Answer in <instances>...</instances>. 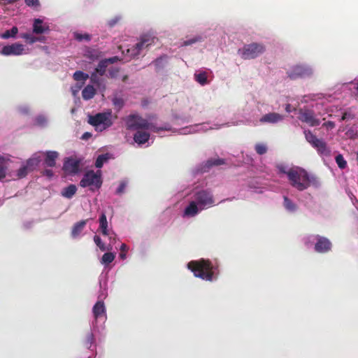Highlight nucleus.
Wrapping results in <instances>:
<instances>
[{
    "instance_id": "1",
    "label": "nucleus",
    "mask_w": 358,
    "mask_h": 358,
    "mask_svg": "<svg viewBox=\"0 0 358 358\" xmlns=\"http://www.w3.org/2000/svg\"><path fill=\"white\" fill-rule=\"evenodd\" d=\"M287 178L292 187L299 191L307 189L311 185H318L317 178L301 167L291 168L288 170Z\"/></svg>"
},
{
    "instance_id": "2",
    "label": "nucleus",
    "mask_w": 358,
    "mask_h": 358,
    "mask_svg": "<svg viewBox=\"0 0 358 358\" xmlns=\"http://www.w3.org/2000/svg\"><path fill=\"white\" fill-rule=\"evenodd\" d=\"M125 123L127 129L129 130L140 131V129H150L154 132L171 130V127L169 125L160 127H156L138 114H131L127 116L125 120Z\"/></svg>"
},
{
    "instance_id": "3",
    "label": "nucleus",
    "mask_w": 358,
    "mask_h": 358,
    "mask_svg": "<svg viewBox=\"0 0 358 358\" xmlns=\"http://www.w3.org/2000/svg\"><path fill=\"white\" fill-rule=\"evenodd\" d=\"M187 267L197 278L208 281L213 280V266L209 260L191 261L188 263Z\"/></svg>"
},
{
    "instance_id": "4",
    "label": "nucleus",
    "mask_w": 358,
    "mask_h": 358,
    "mask_svg": "<svg viewBox=\"0 0 358 358\" xmlns=\"http://www.w3.org/2000/svg\"><path fill=\"white\" fill-rule=\"evenodd\" d=\"M102 182L101 171H97L96 172L88 171L84 174L80 181V186L82 187H89L90 190L94 192L101 188Z\"/></svg>"
},
{
    "instance_id": "5",
    "label": "nucleus",
    "mask_w": 358,
    "mask_h": 358,
    "mask_svg": "<svg viewBox=\"0 0 358 358\" xmlns=\"http://www.w3.org/2000/svg\"><path fill=\"white\" fill-rule=\"evenodd\" d=\"M111 112L99 113L89 116L88 122L94 126L97 131H102L113 124Z\"/></svg>"
},
{
    "instance_id": "6",
    "label": "nucleus",
    "mask_w": 358,
    "mask_h": 358,
    "mask_svg": "<svg viewBox=\"0 0 358 358\" xmlns=\"http://www.w3.org/2000/svg\"><path fill=\"white\" fill-rule=\"evenodd\" d=\"M265 50L266 48L263 44L252 43L238 49V54L245 60L252 59L262 55Z\"/></svg>"
},
{
    "instance_id": "7",
    "label": "nucleus",
    "mask_w": 358,
    "mask_h": 358,
    "mask_svg": "<svg viewBox=\"0 0 358 358\" xmlns=\"http://www.w3.org/2000/svg\"><path fill=\"white\" fill-rule=\"evenodd\" d=\"M157 41H158L157 38L150 34H144L141 36L140 41L135 45L127 50V52L130 53L131 57L138 56L142 50L149 48L150 46L155 44Z\"/></svg>"
},
{
    "instance_id": "8",
    "label": "nucleus",
    "mask_w": 358,
    "mask_h": 358,
    "mask_svg": "<svg viewBox=\"0 0 358 358\" xmlns=\"http://www.w3.org/2000/svg\"><path fill=\"white\" fill-rule=\"evenodd\" d=\"M304 135L306 141L317 150L320 155L324 156L330 155L331 150L323 140L317 138L310 130H305Z\"/></svg>"
},
{
    "instance_id": "9",
    "label": "nucleus",
    "mask_w": 358,
    "mask_h": 358,
    "mask_svg": "<svg viewBox=\"0 0 358 358\" xmlns=\"http://www.w3.org/2000/svg\"><path fill=\"white\" fill-rule=\"evenodd\" d=\"M298 115L299 120L310 127L318 126L320 124V120L315 117L314 111L307 108H300Z\"/></svg>"
},
{
    "instance_id": "10",
    "label": "nucleus",
    "mask_w": 358,
    "mask_h": 358,
    "mask_svg": "<svg viewBox=\"0 0 358 358\" xmlns=\"http://www.w3.org/2000/svg\"><path fill=\"white\" fill-rule=\"evenodd\" d=\"M312 74L311 68L306 65H295L287 72L288 77L292 80L310 77Z\"/></svg>"
},
{
    "instance_id": "11",
    "label": "nucleus",
    "mask_w": 358,
    "mask_h": 358,
    "mask_svg": "<svg viewBox=\"0 0 358 358\" xmlns=\"http://www.w3.org/2000/svg\"><path fill=\"white\" fill-rule=\"evenodd\" d=\"M194 198L197 203L203 208L210 207L214 203L212 194L207 190H201L196 192Z\"/></svg>"
},
{
    "instance_id": "12",
    "label": "nucleus",
    "mask_w": 358,
    "mask_h": 358,
    "mask_svg": "<svg viewBox=\"0 0 358 358\" xmlns=\"http://www.w3.org/2000/svg\"><path fill=\"white\" fill-rule=\"evenodd\" d=\"M24 50V45L15 43L11 45H4L1 49V55L4 56L21 55Z\"/></svg>"
},
{
    "instance_id": "13",
    "label": "nucleus",
    "mask_w": 358,
    "mask_h": 358,
    "mask_svg": "<svg viewBox=\"0 0 358 358\" xmlns=\"http://www.w3.org/2000/svg\"><path fill=\"white\" fill-rule=\"evenodd\" d=\"M331 243L326 237L317 236V242L315 245V250L319 253H326L331 250Z\"/></svg>"
},
{
    "instance_id": "14",
    "label": "nucleus",
    "mask_w": 358,
    "mask_h": 358,
    "mask_svg": "<svg viewBox=\"0 0 358 358\" xmlns=\"http://www.w3.org/2000/svg\"><path fill=\"white\" fill-rule=\"evenodd\" d=\"M284 120V115L278 113H268L264 115L260 119L261 123L277 124Z\"/></svg>"
},
{
    "instance_id": "15",
    "label": "nucleus",
    "mask_w": 358,
    "mask_h": 358,
    "mask_svg": "<svg viewBox=\"0 0 358 358\" xmlns=\"http://www.w3.org/2000/svg\"><path fill=\"white\" fill-rule=\"evenodd\" d=\"M64 169L71 173H76L79 170V162L75 159H69L64 164Z\"/></svg>"
},
{
    "instance_id": "16",
    "label": "nucleus",
    "mask_w": 358,
    "mask_h": 358,
    "mask_svg": "<svg viewBox=\"0 0 358 358\" xmlns=\"http://www.w3.org/2000/svg\"><path fill=\"white\" fill-rule=\"evenodd\" d=\"M150 136L147 131H137L134 135V140L138 145H143L149 141Z\"/></svg>"
},
{
    "instance_id": "17",
    "label": "nucleus",
    "mask_w": 358,
    "mask_h": 358,
    "mask_svg": "<svg viewBox=\"0 0 358 358\" xmlns=\"http://www.w3.org/2000/svg\"><path fill=\"white\" fill-rule=\"evenodd\" d=\"M59 154L56 151H47L45 152V164L48 167H54L56 165V159Z\"/></svg>"
},
{
    "instance_id": "18",
    "label": "nucleus",
    "mask_w": 358,
    "mask_h": 358,
    "mask_svg": "<svg viewBox=\"0 0 358 358\" xmlns=\"http://www.w3.org/2000/svg\"><path fill=\"white\" fill-rule=\"evenodd\" d=\"M49 29L48 26L43 25V20L35 19L33 24V32L36 34H41Z\"/></svg>"
},
{
    "instance_id": "19",
    "label": "nucleus",
    "mask_w": 358,
    "mask_h": 358,
    "mask_svg": "<svg viewBox=\"0 0 358 358\" xmlns=\"http://www.w3.org/2000/svg\"><path fill=\"white\" fill-rule=\"evenodd\" d=\"M93 315L95 319H98L102 315H103L106 312V308L104 306V303L103 301H97L92 309Z\"/></svg>"
},
{
    "instance_id": "20",
    "label": "nucleus",
    "mask_w": 358,
    "mask_h": 358,
    "mask_svg": "<svg viewBox=\"0 0 358 358\" xmlns=\"http://www.w3.org/2000/svg\"><path fill=\"white\" fill-rule=\"evenodd\" d=\"M199 213V208L195 201H191L184 210V216L194 217Z\"/></svg>"
},
{
    "instance_id": "21",
    "label": "nucleus",
    "mask_w": 358,
    "mask_h": 358,
    "mask_svg": "<svg viewBox=\"0 0 358 358\" xmlns=\"http://www.w3.org/2000/svg\"><path fill=\"white\" fill-rule=\"evenodd\" d=\"M87 220H80L76 222L71 230V236L73 238L77 237L82 232L87 224Z\"/></svg>"
},
{
    "instance_id": "22",
    "label": "nucleus",
    "mask_w": 358,
    "mask_h": 358,
    "mask_svg": "<svg viewBox=\"0 0 358 358\" xmlns=\"http://www.w3.org/2000/svg\"><path fill=\"white\" fill-rule=\"evenodd\" d=\"M96 94L95 88L91 85H87L82 91V96L85 100H90L94 97Z\"/></svg>"
},
{
    "instance_id": "23",
    "label": "nucleus",
    "mask_w": 358,
    "mask_h": 358,
    "mask_svg": "<svg viewBox=\"0 0 358 358\" xmlns=\"http://www.w3.org/2000/svg\"><path fill=\"white\" fill-rule=\"evenodd\" d=\"M99 229L103 235H109L108 222L105 213H101L99 217Z\"/></svg>"
},
{
    "instance_id": "24",
    "label": "nucleus",
    "mask_w": 358,
    "mask_h": 358,
    "mask_svg": "<svg viewBox=\"0 0 358 358\" xmlns=\"http://www.w3.org/2000/svg\"><path fill=\"white\" fill-rule=\"evenodd\" d=\"M76 191L77 187L75 185H69L68 187L62 189L61 194L62 196L67 199H71L76 194Z\"/></svg>"
},
{
    "instance_id": "25",
    "label": "nucleus",
    "mask_w": 358,
    "mask_h": 358,
    "mask_svg": "<svg viewBox=\"0 0 358 358\" xmlns=\"http://www.w3.org/2000/svg\"><path fill=\"white\" fill-rule=\"evenodd\" d=\"M40 162L41 157L34 156L33 157H31L27 160L25 166L30 171H32L38 166Z\"/></svg>"
},
{
    "instance_id": "26",
    "label": "nucleus",
    "mask_w": 358,
    "mask_h": 358,
    "mask_svg": "<svg viewBox=\"0 0 358 358\" xmlns=\"http://www.w3.org/2000/svg\"><path fill=\"white\" fill-rule=\"evenodd\" d=\"M18 33V28L17 27H13L11 29L6 30L1 34H0V38L2 39H8L10 38H15L16 35Z\"/></svg>"
},
{
    "instance_id": "27",
    "label": "nucleus",
    "mask_w": 358,
    "mask_h": 358,
    "mask_svg": "<svg viewBox=\"0 0 358 358\" xmlns=\"http://www.w3.org/2000/svg\"><path fill=\"white\" fill-rule=\"evenodd\" d=\"M8 166L6 164V159L0 156V181H3L7 176Z\"/></svg>"
},
{
    "instance_id": "28",
    "label": "nucleus",
    "mask_w": 358,
    "mask_h": 358,
    "mask_svg": "<svg viewBox=\"0 0 358 358\" xmlns=\"http://www.w3.org/2000/svg\"><path fill=\"white\" fill-rule=\"evenodd\" d=\"M94 241L101 251H109L113 249L111 243H109L108 246H106L105 244L102 242L101 238L97 235L94 236Z\"/></svg>"
},
{
    "instance_id": "29",
    "label": "nucleus",
    "mask_w": 358,
    "mask_h": 358,
    "mask_svg": "<svg viewBox=\"0 0 358 358\" xmlns=\"http://www.w3.org/2000/svg\"><path fill=\"white\" fill-rule=\"evenodd\" d=\"M194 78L195 80L201 85H205L208 83L207 74L205 71L195 73Z\"/></svg>"
},
{
    "instance_id": "30",
    "label": "nucleus",
    "mask_w": 358,
    "mask_h": 358,
    "mask_svg": "<svg viewBox=\"0 0 358 358\" xmlns=\"http://www.w3.org/2000/svg\"><path fill=\"white\" fill-rule=\"evenodd\" d=\"M108 159H109V154L108 153L99 155L95 162V166L96 168L101 169L103 166V164L105 162H106Z\"/></svg>"
},
{
    "instance_id": "31",
    "label": "nucleus",
    "mask_w": 358,
    "mask_h": 358,
    "mask_svg": "<svg viewBox=\"0 0 358 358\" xmlns=\"http://www.w3.org/2000/svg\"><path fill=\"white\" fill-rule=\"evenodd\" d=\"M225 164V161L223 159L220 158H215V159H209L206 163V166L207 168H210L214 166H220Z\"/></svg>"
},
{
    "instance_id": "32",
    "label": "nucleus",
    "mask_w": 358,
    "mask_h": 358,
    "mask_svg": "<svg viewBox=\"0 0 358 358\" xmlns=\"http://www.w3.org/2000/svg\"><path fill=\"white\" fill-rule=\"evenodd\" d=\"M107 66L108 64L106 63V61H104V59H103L99 62L97 66L95 69V71L99 75L103 76L106 71Z\"/></svg>"
},
{
    "instance_id": "33",
    "label": "nucleus",
    "mask_w": 358,
    "mask_h": 358,
    "mask_svg": "<svg viewBox=\"0 0 358 358\" xmlns=\"http://www.w3.org/2000/svg\"><path fill=\"white\" fill-rule=\"evenodd\" d=\"M284 206L287 210L291 212H294L296 210V205L287 196H284Z\"/></svg>"
},
{
    "instance_id": "34",
    "label": "nucleus",
    "mask_w": 358,
    "mask_h": 358,
    "mask_svg": "<svg viewBox=\"0 0 358 358\" xmlns=\"http://www.w3.org/2000/svg\"><path fill=\"white\" fill-rule=\"evenodd\" d=\"M73 79L76 81H85L89 78V75L81 71H76L73 73Z\"/></svg>"
},
{
    "instance_id": "35",
    "label": "nucleus",
    "mask_w": 358,
    "mask_h": 358,
    "mask_svg": "<svg viewBox=\"0 0 358 358\" xmlns=\"http://www.w3.org/2000/svg\"><path fill=\"white\" fill-rule=\"evenodd\" d=\"M115 259V255L112 252H106L101 257V263L103 264H108L111 263Z\"/></svg>"
},
{
    "instance_id": "36",
    "label": "nucleus",
    "mask_w": 358,
    "mask_h": 358,
    "mask_svg": "<svg viewBox=\"0 0 358 358\" xmlns=\"http://www.w3.org/2000/svg\"><path fill=\"white\" fill-rule=\"evenodd\" d=\"M29 172L31 171L27 169V167L25 165H23L17 171V178H24L28 175Z\"/></svg>"
},
{
    "instance_id": "37",
    "label": "nucleus",
    "mask_w": 358,
    "mask_h": 358,
    "mask_svg": "<svg viewBox=\"0 0 358 358\" xmlns=\"http://www.w3.org/2000/svg\"><path fill=\"white\" fill-rule=\"evenodd\" d=\"M21 38H24L29 44H33L38 41V38L27 33L22 34L21 35Z\"/></svg>"
},
{
    "instance_id": "38",
    "label": "nucleus",
    "mask_w": 358,
    "mask_h": 358,
    "mask_svg": "<svg viewBox=\"0 0 358 358\" xmlns=\"http://www.w3.org/2000/svg\"><path fill=\"white\" fill-rule=\"evenodd\" d=\"M93 342H94V335L91 331H90L86 334V336H85V338L84 341V345L87 348L89 349L91 348Z\"/></svg>"
},
{
    "instance_id": "39",
    "label": "nucleus",
    "mask_w": 358,
    "mask_h": 358,
    "mask_svg": "<svg viewBox=\"0 0 358 358\" xmlns=\"http://www.w3.org/2000/svg\"><path fill=\"white\" fill-rule=\"evenodd\" d=\"M336 162L340 169H345L347 166V162L342 155L339 154L336 157Z\"/></svg>"
},
{
    "instance_id": "40",
    "label": "nucleus",
    "mask_w": 358,
    "mask_h": 358,
    "mask_svg": "<svg viewBox=\"0 0 358 358\" xmlns=\"http://www.w3.org/2000/svg\"><path fill=\"white\" fill-rule=\"evenodd\" d=\"M75 38L78 41H82L83 40L86 41H90L91 40V35L88 34H79V33H75L74 34Z\"/></svg>"
},
{
    "instance_id": "41",
    "label": "nucleus",
    "mask_w": 358,
    "mask_h": 358,
    "mask_svg": "<svg viewBox=\"0 0 358 358\" xmlns=\"http://www.w3.org/2000/svg\"><path fill=\"white\" fill-rule=\"evenodd\" d=\"M255 151L260 155H264L267 152V147L264 144L257 143L255 145Z\"/></svg>"
},
{
    "instance_id": "42",
    "label": "nucleus",
    "mask_w": 358,
    "mask_h": 358,
    "mask_svg": "<svg viewBox=\"0 0 358 358\" xmlns=\"http://www.w3.org/2000/svg\"><path fill=\"white\" fill-rule=\"evenodd\" d=\"M27 6L32 8H37L40 6L38 0H24Z\"/></svg>"
},
{
    "instance_id": "43",
    "label": "nucleus",
    "mask_w": 358,
    "mask_h": 358,
    "mask_svg": "<svg viewBox=\"0 0 358 358\" xmlns=\"http://www.w3.org/2000/svg\"><path fill=\"white\" fill-rule=\"evenodd\" d=\"M355 118V115L350 113V112H344L341 118V121H343V120H352Z\"/></svg>"
},
{
    "instance_id": "44",
    "label": "nucleus",
    "mask_w": 358,
    "mask_h": 358,
    "mask_svg": "<svg viewBox=\"0 0 358 358\" xmlns=\"http://www.w3.org/2000/svg\"><path fill=\"white\" fill-rule=\"evenodd\" d=\"M346 135L348 138L351 139H355L357 137V132L355 131L353 129H350L347 131Z\"/></svg>"
},
{
    "instance_id": "45",
    "label": "nucleus",
    "mask_w": 358,
    "mask_h": 358,
    "mask_svg": "<svg viewBox=\"0 0 358 358\" xmlns=\"http://www.w3.org/2000/svg\"><path fill=\"white\" fill-rule=\"evenodd\" d=\"M113 104L121 108L124 106V101L121 98H115L113 99Z\"/></svg>"
},
{
    "instance_id": "46",
    "label": "nucleus",
    "mask_w": 358,
    "mask_h": 358,
    "mask_svg": "<svg viewBox=\"0 0 358 358\" xmlns=\"http://www.w3.org/2000/svg\"><path fill=\"white\" fill-rule=\"evenodd\" d=\"M125 187H126V183L124 182H122L116 190V194H122L124 192Z\"/></svg>"
},
{
    "instance_id": "47",
    "label": "nucleus",
    "mask_w": 358,
    "mask_h": 358,
    "mask_svg": "<svg viewBox=\"0 0 358 358\" xmlns=\"http://www.w3.org/2000/svg\"><path fill=\"white\" fill-rule=\"evenodd\" d=\"M276 168L279 171L280 173L286 174L287 176L288 170H287V168L283 164H278L276 166Z\"/></svg>"
},
{
    "instance_id": "48",
    "label": "nucleus",
    "mask_w": 358,
    "mask_h": 358,
    "mask_svg": "<svg viewBox=\"0 0 358 358\" xmlns=\"http://www.w3.org/2000/svg\"><path fill=\"white\" fill-rule=\"evenodd\" d=\"M323 127H326L328 129H332L335 127V123L332 121H328L324 122L322 124Z\"/></svg>"
},
{
    "instance_id": "49",
    "label": "nucleus",
    "mask_w": 358,
    "mask_h": 358,
    "mask_svg": "<svg viewBox=\"0 0 358 358\" xmlns=\"http://www.w3.org/2000/svg\"><path fill=\"white\" fill-rule=\"evenodd\" d=\"M118 60H119V58L117 56L112 57H110V58L104 59V61H106V63H107L108 65L109 64H113V63L116 62Z\"/></svg>"
},
{
    "instance_id": "50",
    "label": "nucleus",
    "mask_w": 358,
    "mask_h": 358,
    "mask_svg": "<svg viewBox=\"0 0 358 358\" xmlns=\"http://www.w3.org/2000/svg\"><path fill=\"white\" fill-rule=\"evenodd\" d=\"M97 73H96V71L93 72L92 74H91V76H90V79H91V81L94 83H98V77H97Z\"/></svg>"
},
{
    "instance_id": "51",
    "label": "nucleus",
    "mask_w": 358,
    "mask_h": 358,
    "mask_svg": "<svg viewBox=\"0 0 358 358\" xmlns=\"http://www.w3.org/2000/svg\"><path fill=\"white\" fill-rule=\"evenodd\" d=\"M197 41L198 40L196 38H192V39H190V40L185 41L183 42V45H185V46L190 45L196 43Z\"/></svg>"
},
{
    "instance_id": "52",
    "label": "nucleus",
    "mask_w": 358,
    "mask_h": 358,
    "mask_svg": "<svg viewBox=\"0 0 358 358\" xmlns=\"http://www.w3.org/2000/svg\"><path fill=\"white\" fill-rule=\"evenodd\" d=\"M119 20H120L119 17H115L114 19H112L110 21H108V25L110 27H113L118 22Z\"/></svg>"
},
{
    "instance_id": "53",
    "label": "nucleus",
    "mask_w": 358,
    "mask_h": 358,
    "mask_svg": "<svg viewBox=\"0 0 358 358\" xmlns=\"http://www.w3.org/2000/svg\"><path fill=\"white\" fill-rule=\"evenodd\" d=\"M43 174L49 178H51L53 176V172L50 169H45L43 171Z\"/></svg>"
},
{
    "instance_id": "54",
    "label": "nucleus",
    "mask_w": 358,
    "mask_h": 358,
    "mask_svg": "<svg viewBox=\"0 0 358 358\" xmlns=\"http://www.w3.org/2000/svg\"><path fill=\"white\" fill-rule=\"evenodd\" d=\"M91 137H92V134L91 133H90V132H85L82 135L81 139H83V140H88Z\"/></svg>"
},
{
    "instance_id": "55",
    "label": "nucleus",
    "mask_w": 358,
    "mask_h": 358,
    "mask_svg": "<svg viewBox=\"0 0 358 358\" xmlns=\"http://www.w3.org/2000/svg\"><path fill=\"white\" fill-rule=\"evenodd\" d=\"M120 250H121V252H127V245L124 243H122L120 246Z\"/></svg>"
},
{
    "instance_id": "56",
    "label": "nucleus",
    "mask_w": 358,
    "mask_h": 358,
    "mask_svg": "<svg viewBox=\"0 0 358 358\" xmlns=\"http://www.w3.org/2000/svg\"><path fill=\"white\" fill-rule=\"evenodd\" d=\"M109 236V239L110 240L111 242H115V234H110L109 233V235H108Z\"/></svg>"
},
{
    "instance_id": "57",
    "label": "nucleus",
    "mask_w": 358,
    "mask_h": 358,
    "mask_svg": "<svg viewBox=\"0 0 358 358\" xmlns=\"http://www.w3.org/2000/svg\"><path fill=\"white\" fill-rule=\"evenodd\" d=\"M285 110L287 113H290L292 111V110H291V105L290 104L288 103V104L286 105Z\"/></svg>"
},
{
    "instance_id": "58",
    "label": "nucleus",
    "mask_w": 358,
    "mask_h": 358,
    "mask_svg": "<svg viewBox=\"0 0 358 358\" xmlns=\"http://www.w3.org/2000/svg\"><path fill=\"white\" fill-rule=\"evenodd\" d=\"M120 257L122 259H124L126 258V252H121L120 254Z\"/></svg>"
},
{
    "instance_id": "59",
    "label": "nucleus",
    "mask_w": 358,
    "mask_h": 358,
    "mask_svg": "<svg viewBox=\"0 0 358 358\" xmlns=\"http://www.w3.org/2000/svg\"><path fill=\"white\" fill-rule=\"evenodd\" d=\"M160 61H161V58H157L155 60L154 62L155 63L156 65H158L159 64Z\"/></svg>"
},
{
    "instance_id": "60",
    "label": "nucleus",
    "mask_w": 358,
    "mask_h": 358,
    "mask_svg": "<svg viewBox=\"0 0 358 358\" xmlns=\"http://www.w3.org/2000/svg\"><path fill=\"white\" fill-rule=\"evenodd\" d=\"M4 45H3L2 43H0V54L1 55V49L3 47Z\"/></svg>"
},
{
    "instance_id": "61",
    "label": "nucleus",
    "mask_w": 358,
    "mask_h": 358,
    "mask_svg": "<svg viewBox=\"0 0 358 358\" xmlns=\"http://www.w3.org/2000/svg\"><path fill=\"white\" fill-rule=\"evenodd\" d=\"M127 78H128V76H124L123 77L122 80H123V81H126V80H127Z\"/></svg>"
},
{
    "instance_id": "62",
    "label": "nucleus",
    "mask_w": 358,
    "mask_h": 358,
    "mask_svg": "<svg viewBox=\"0 0 358 358\" xmlns=\"http://www.w3.org/2000/svg\"><path fill=\"white\" fill-rule=\"evenodd\" d=\"M357 90L358 91V82H357Z\"/></svg>"
},
{
    "instance_id": "63",
    "label": "nucleus",
    "mask_w": 358,
    "mask_h": 358,
    "mask_svg": "<svg viewBox=\"0 0 358 358\" xmlns=\"http://www.w3.org/2000/svg\"><path fill=\"white\" fill-rule=\"evenodd\" d=\"M357 137H358V134H357Z\"/></svg>"
}]
</instances>
